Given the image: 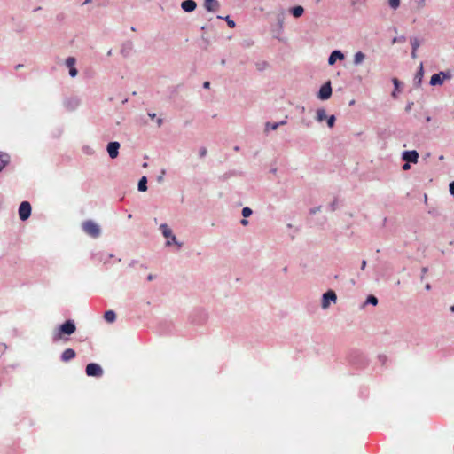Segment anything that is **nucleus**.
I'll list each match as a JSON object with an SVG mask.
<instances>
[{
    "mask_svg": "<svg viewBox=\"0 0 454 454\" xmlns=\"http://www.w3.org/2000/svg\"><path fill=\"white\" fill-rule=\"evenodd\" d=\"M76 330L75 325L72 320L66 321L63 325L59 328V332L54 335L53 340H59L61 339L62 334L71 335Z\"/></svg>",
    "mask_w": 454,
    "mask_h": 454,
    "instance_id": "f257e3e1",
    "label": "nucleus"
},
{
    "mask_svg": "<svg viewBox=\"0 0 454 454\" xmlns=\"http://www.w3.org/2000/svg\"><path fill=\"white\" fill-rule=\"evenodd\" d=\"M83 231L92 238H98L100 235L99 226L93 221L88 220L82 223Z\"/></svg>",
    "mask_w": 454,
    "mask_h": 454,
    "instance_id": "f03ea898",
    "label": "nucleus"
},
{
    "mask_svg": "<svg viewBox=\"0 0 454 454\" xmlns=\"http://www.w3.org/2000/svg\"><path fill=\"white\" fill-rule=\"evenodd\" d=\"M86 374L91 377H100L103 375V370L99 364L90 363L86 366Z\"/></svg>",
    "mask_w": 454,
    "mask_h": 454,
    "instance_id": "7ed1b4c3",
    "label": "nucleus"
},
{
    "mask_svg": "<svg viewBox=\"0 0 454 454\" xmlns=\"http://www.w3.org/2000/svg\"><path fill=\"white\" fill-rule=\"evenodd\" d=\"M160 228L162 234L165 238L171 239V240L167 241L168 246H170L172 243H175V244L178 245V247H181V244H179L176 241V236L172 234L171 229L166 223L161 224Z\"/></svg>",
    "mask_w": 454,
    "mask_h": 454,
    "instance_id": "20e7f679",
    "label": "nucleus"
},
{
    "mask_svg": "<svg viewBox=\"0 0 454 454\" xmlns=\"http://www.w3.org/2000/svg\"><path fill=\"white\" fill-rule=\"evenodd\" d=\"M31 215V206L29 202L23 201L19 207V216L21 220H27Z\"/></svg>",
    "mask_w": 454,
    "mask_h": 454,
    "instance_id": "39448f33",
    "label": "nucleus"
},
{
    "mask_svg": "<svg viewBox=\"0 0 454 454\" xmlns=\"http://www.w3.org/2000/svg\"><path fill=\"white\" fill-rule=\"evenodd\" d=\"M332 95V87L330 82L324 84L318 92V98L322 100L328 99Z\"/></svg>",
    "mask_w": 454,
    "mask_h": 454,
    "instance_id": "423d86ee",
    "label": "nucleus"
},
{
    "mask_svg": "<svg viewBox=\"0 0 454 454\" xmlns=\"http://www.w3.org/2000/svg\"><path fill=\"white\" fill-rule=\"evenodd\" d=\"M402 159L406 162L417 163L419 160V153L417 151H404Z\"/></svg>",
    "mask_w": 454,
    "mask_h": 454,
    "instance_id": "0eeeda50",
    "label": "nucleus"
},
{
    "mask_svg": "<svg viewBox=\"0 0 454 454\" xmlns=\"http://www.w3.org/2000/svg\"><path fill=\"white\" fill-rule=\"evenodd\" d=\"M336 294L332 290H329L328 292H326L325 294H324L323 295V300H322V307L323 309H326L329 307L330 305V301H336Z\"/></svg>",
    "mask_w": 454,
    "mask_h": 454,
    "instance_id": "6e6552de",
    "label": "nucleus"
},
{
    "mask_svg": "<svg viewBox=\"0 0 454 454\" xmlns=\"http://www.w3.org/2000/svg\"><path fill=\"white\" fill-rule=\"evenodd\" d=\"M120 143L110 142L107 145V152L111 159H115L119 154Z\"/></svg>",
    "mask_w": 454,
    "mask_h": 454,
    "instance_id": "1a4fd4ad",
    "label": "nucleus"
},
{
    "mask_svg": "<svg viewBox=\"0 0 454 454\" xmlns=\"http://www.w3.org/2000/svg\"><path fill=\"white\" fill-rule=\"evenodd\" d=\"M182 9L186 12L194 11L197 7V4L193 0H185L181 4Z\"/></svg>",
    "mask_w": 454,
    "mask_h": 454,
    "instance_id": "9d476101",
    "label": "nucleus"
},
{
    "mask_svg": "<svg viewBox=\"0 0 454 454\" xmlns=\"http://www.w3.org/2000/svg\"><path fill=\"white\" fill-rule=\"evenodd\" d=\"M445 74L443 73L434 74L430 79V84L432 86L441 85L443 82Z\"/></svg>",
    "mask_w": 454,
    "mask_h": 454,
    "instance_id": "9b49d317",
    "label": "nucleus"
},
{
    "mask_svg": "<svg viewBox=\"0 0 454 454\" xmlns=\"http://www.w3.org/2000/svg\"><path fill=\"white\" fill-rule=\"evenodd\" d=\"M75 351L72 348H67L61 355V360L63 362H68L75 357Z\"/></svg>",
    "mask_w": 454,
    "mask_h": 454,
    "instance_id": "f8f14e48",
    "label": "nucleus"
},
{
    "mask_svg": "<svg viewBox=\"0 0 454 454\" xmlns=\"http://www.w3.org/2000/svg\"><path fill=\"white\" fill-rule=\"evenodd\" d=\"M343 59L344 55L340 51H333L328 59V63L333 65L337 59L342 60Z\"/></svg>",
    "mask_w": 454,
    "mask_h": 454,
    "instance_id": "ddd939ff",
    "label": "nucleus"
},
{
    "mask_svg": "<svg viewBox=\"0 0 454 454\" xmlns=\"http://www.w3.org/2000/svg\"><path fill=\"white\" fill-rule=\"evenodd\" d=\"M204 5L208 12H215L219 4L215 0H206Z\"/></svg>",
    "mask_w": 454,
    "mask_h": 454,
    "instance_id": "4468645a",
    "label": "nucleus"
},
{
    "mask_svg": "<svg viewBox=\"0 0 454 454\" xmlns=\"http://www.w3.org/2000/svg\"><path fill=\"white\" fill-rule=\"evenodd\" d=\"M104 318L108 323H113L116 319L115 312L113 310H107L105 312Z\"/></svg>",
    "mask_w": 454,
    "mask_h": 454,
    "instance_id": "2eb2a0df",
    "label": "nucleus"
},
{
    "mask_svg": "<svg viewBox=\"0 0 454 454\" xmlns=\"http://www.w3.org/2000/svg\"><path fill=\"white\" fill-rule=\"evenodd\" d=\"M9 163V157L7 154L2 153L0 152V172L5 168V166Z\"/></svg>",
    "mask_w": 454,
    "mask_h": 454,
    "instance_id": "dca6fc26",
    "label": "nucleus"
},
{
    "mask_svg": "<svg viewBox=\"0 0 454 454\" xmlns=\"http://www.w3.org/2000/svg\"><path fill=\"white\" fill-rule=\"evenodd\" d=\"M291 12L292 14L295 17V18H299L301 17L303 12H304V9L302 6H295L294 8L291 9Z\"/></svg>",
    "mask_w": 454,
    "mask_h": 454,
    "instance_id": "f3484780",
    "label": "nucleus"
},
{
    "mask_svg": "<svg viewBox=\"0 0 454 454\" xmlns=\"http://www.w3.org/2000/svg\"><path fill=\"white\" fill-rule=\"evenodd\" d=\"M284 124H286L285 121H282L280 122H275V123L267 122L265 125V130L266 131H268L269 129L275 130L278 129V126L284 125Z\"/></svg>",
    "mask_w": 454,
    "mask_h": 454,
    "instance_id": "a211bd4d",
    "label": "nucleus"
},
{
    "mask_svg": "<svg viewBox=\"0 0 454 454\" xmlns=\"http://www.w3.org/2000/svg\"><path fill=\"white\" fill-rule=\"evenodd\" d=\"M365 59V55L362 51H358L354 56V63L356 65L361 64Z\"/></svg>",
    "mask_w": 454,
    "mask_h": 454,
    "instance_id": "6ab92c4d",
    "label": "nucleus"
},
{
    "mask_svg": "<svg viewBox=\"0 0 454 454\" xmlns=\"http://www.w3.org/2000/svg\"><path fill=\"white\" fill-rule=\"evenodd\" d=\"M147 179L145 176H143L138 182V190L141 192H145L147 190Z\"/></svg>",
    "mask_w": 454,
    "mask_h": 454,
    "instance_id": "aec40b11",
    "label": "nucleus"
},
{
    "mask_svg": "<svg viewBox=\"0 0 454 454\" xmlns=\"http://www.w3.org/2000/svg\"><path fill=\"white\" fill-rule=\"evenodd\" d=\"M326 119V113L324 109H318L317 111V120L318 121H323Z\"/></svg>",
    "mask_w": 454,
    "mask_h": 454,
    "instance_id": "412c9836",
    "label": "nucleus"
},
{
    "mask_svg": "<svg viewBox=\"0 0 454 454\" xmlns=\"http://www.w3.org/2000/svg\"><path fill=\"white\" fill-rule=\"evenodd\" d=\"M74 64H75V59H74V58H73V57H68V58L66 59V65H67L69 68L74 67Z\"/></svg>",
    "mask_w": 454,
    "mask_h": 454,
    "instance_id": "4be33fe9",
    "label": "nucleus"
},
{
    "mask_svg": "<svg viewBox=\"0 0 454 454\" xmlns=\"http://www.w3.org/2000/svg\"><path fill=\"white\" fill-rule=\"evenodd\" d=\"M411 46H412V50H414V51H417L419 46V40L417 38H413L411 40Z\"/></svg>",
    "mask_w": 454,
    "mask_h": 454,
    "instance_id": "5701e85b",
    "label": "nucleus"
},
{
    "mask_svg": "<svg viewBox=\"0 0 454 454\" xmlns=\"http://www.w3.org/2000/svg\"><path fill=\"white\" fill-rule=\"evenodd\" d=\"M252 214V210L249 208V207H244L242 209V215L247 218L248 216H250Z\"/></svg>",
    "mask_w": 454,
    "mask_h": 454,
    "instance_id": "b1692460",
    "label": "nucleus"
},
{
    "mask_svg": "<svg viewBox=\"0 0 454 454\" xmlns=\"http://www.w3.org/2000/svg\"><path fill=\"white\" fill-rule=\"evenodd\" d=\"M389 5L393 9H396L400 5V0H389Z\"/></svg>",
    "mask_w": 454,
    "mask_h": 454,
    "instance_id": "393cba45",
    "label": "nucleus"
},
{
    "mask_svg": "<svg viewBox=\"0 0 454 454\" xmlns=\"http://www.w3.org/2000/svg\"><path fill=\"white\" fill-rule=\"evenodd\" d=\"M334 123H335V117L334 115H331L328 120H327V125L330 127V128H333L334 126Z\"/></svg>",
    "mask_w": 454,
    "mask_h": 454,
    "instance_id": "a878e982",
    "label": "nucleus"
},
{
    "mask_svg": "<svg viewBox=\"0 0 454 454\" xmlns=\"http://www.w3.org/2000/svg\"><path fill=\"white\" fill-rule=\"evenodd\" d=\"M367 302L372 305H376L378 303V299L375 296L371 295L368 297Z\"/></svg>",
    "mask_w": 454,
    "mask_h": 454,
    "instance_id": "bb28decb",
    "label": "nucleus"
},
{
    "mask_svg": "<svg viewBox=\"0 0 454 454\" xmlns=\"http://www.w3.org/2000/svg\"><path fill=\"white\" fill-rule=\"evenodd\" d=\"M224 19L231 28H233L235 27V22L232 20H231L229 16H226Z\"/></svg>",
    "mask_w": 454,
    "mask_h": 454,
    "instance_id": "cd10ccee",
    "label": "nucleus"
},
{
    "mask_svg": "<svg viewBox=\"0 0 454 454\" xmlns=\"http://www.w3.org/2000/svg\"><path fill=\"white\" fill-rule=\"evenodd\" d=\"M69 74L72 77H74L77 74V70L75 67L69 68Z\"/></svg>",
    "mask_w": 454,
    "mask_h": 454,
    "instance_id": "c85d7f7f",
    "label": "nucleus"
},
{
    "mask_svg": "<svg viewBox=\"0 0 454 454\" xmlns=\"http://www.w3.org/2000/svg\"><path fill=\"white\" fill-rule=\"evenodd\" d=\"M207 154V149L205 147L200 148V156L204 157Z\"/></svg>",
    "mask_w": 454,
    "mask_h": 454,
    "instance_id": "c756f323",
    "label": "nucleus"
},
{
    "mask_svg": "<svg viewBox=\"0 0 454 454\" xmlns=\"http://www.w3.org/2000/svg\"><path fill=\"white\" fill-rule=\"evenodd\" d=\"M450 192L454 196V182L450 184Z\"/></svg>",
    "mask_w": 454,
    "mask_h": 454,
    "instance_id": "7c9ffc66",
    "label": "nucleus"
},
{
    "mask_svg": "<svg viewBox=\"0 0 454 454\" xmlns=\"http://www.w3.org/2000/svg\"><path fill=\"white\" fill-rule=\"evenodd\" d=\"M421 77H422V66L420 67V71L417 74V78L419 79V82H421Z\"/></svg>",
    "mask_w": 454,
    "mask_h": 454,
    "instance_id": "2f4dec72",
    "label": "nucleus"
},
{
    "mask_svg": "<svg viewBox=\"0 0 454 454\" xmlns=\"http://www.w3.org/2000/svg\"><path fill=\"white\" fill-rule=\"evenodd\" d=\"M410 162H405L403 165V170H408L411 168V166L409 164Z\"/></svg>",
    "mask_w": 454,
    "mask_h": 454,
    "instance_id": "473e14b6",
    "label": "nucleus"
},
{
    "mask_svg": "<svg viewBox=\"0 0 454 454\" xmlns=\"http://www.w3.org/2000/svg\"><path fill=\"white\" fill-rule=\"evenodd\" d=\"M428 271V269L427 267H423L422 268V278L424 277V275Z\"/></svg>",
    "mask_w": 454,
    "mask_h": 454,
    "instance_id": "72a5a7b5",
    "label": "nucleus"
},
{
    "mask_svg": "<svg viewBox=\"0 0 454 454\" xmlns=\"http://www.w3.org/2000/svg\"><path fill=\"white\" fill-rule=\"evenodd\" d=\"M203 87L206 88V89H208L210 87V82H205L203 83Z\"/></svg>",
    "mask_w": 454,
    "mask_h": 454,
    "instance_id": "f704fd0d",
    "label": "nucleus"
},
{
    "mask_svg": "<svg viewBox=\"0 0 454 454\" xmlns=\"http://www.w3.org/2000/svg\"><path fill=\"white\" fill-rule=\"evenodd\" d=\"M365 266H366V261L363 260L362 264H361V269L364 270Z\"/></svg>",
    "mask_w": 454,
    "mask_h": 454,
    "instance_id": "c9c22d12",
    "label": "nucleus"
},
{
    "mask_svg": "<svg viewBox=\"0 0 454 454\" xmlns=\"http://www.w3.org/2000/svg\"><path fill=\"white\" fill-rule=\"evenodd\" d=\"M393 82H394L395 86L397 88L398 83H399V82H398V80H397L396 78H395V79L393 80Z\"/></svg>",
    "mask_w": 454,
    "mask_h": 454,
    "instance_id": "e433bc0d",
    "label": "nucleus"
},
{
    "mask_svg": "<svg viewBox=\"0 0 454 454\" xmlns=\"http://www.w3.org/2000/svg\"><path fill=\"white\" fill-rule=\"evenodd\" d=\"M247 223H248L247 220H246V219L241 220V224L247 225Z\"/></svg>",
    "mask_w": 454,
    "mask_h": 454,
    "instance_id": "4c0bfd02",
    "label": "nucleus"
},
{
    "mask_svg": "<svg viewBox=\"0 0 454 454\" xmlns=\"http://www.w3.org/2000/svg\"><path fill=\"white\" fill-rule=\"evenodd\" d=\"M425 287H426L427 290H430L431 289L430 284H427Z\"/></svg>",
    "mask_w": 454,
    "mask_h": 454,
    "instance_id": "58836bf2",
    "label": "nucleus"
},
{
    "mask_svg": "<svg viewBox=\"0 0 454 454\" xmlns=\"http://www.w3.org/2000/svg\"><path fill=\"white\" fill-rule=\"evenodd\" d=\"M411 56H412V58H416V51H414V50H412V51H411Z\"/></svg>",
    "mask_w": 454,
    "mask_h": 454,
    "instance_id": "ea45409f",
    "label": "nucleus"
},
{
    "mask_svg": "<svg viewBox=\"0 0 454 454\" xmlns=\"http://www.w3.org/2000/svg\"><path fill=\"white\" fill-rule=\"evenodd\" d=\"M149 116L153 119L155 117V114H149Z\"/></svg>",
    "mask_w": 454,
    "mask_h": 454,
    "instance_id": "a19ab883",
    "label": "nucleus"
},
{
    "mask_svg": "<svg viewBox=\"0 0 454 454\" xmlns=\"http://www.w3.org/2000/svg\"><path fill=\"white\" fill-rule=\"evenodd\" d=\"M161 122H162V120L161 119H159L158 120V125L160 126L161 125Z\"/></svg>",
    "mask_w": 454,
    "mask_h": 454,
    "instance_id": "79ce46f5",
    "label": "nucleus"
},
{
    "mask_svg": "<svg viewBox=\"0 0 454 454\" xmlns=\"http://www.w3.org/2000/svg\"><path fill=\"white\" fill-rule=\"evenodd\" d=\"M153 279V276L152 275H149L148 276V280H152Z\"/></svg>",
    "mask_w": 454,
    "mask_h": 454,
    "instance_id": "37998d69",
    "label": "nucleus"
},
{
    "mask_svg": "<svg viewBox=\"0 0 454 454\" xmlns=\"http://www.w3.org/2000/svg\"><path fill=\"white\" fill-rule=\"evenodd\" d=\"M431 121V117L427 116V121Z\"/></svg>",
    "mask_w": 454,
    "mask_h": 454,
    "instance_id": "c03bdc74",
    "label": "nucleus"
},
{
    "mask_svg": "<svg viewBox=\"0 0 454 454\" xmlns=\"http://www.w3.org/2000/svg\"><path fill=\"white\" fill-rule=\"evenodd\" d=\"M450 310L454 312V305L450 307Z\"/></svg>",
    "mask_w": 454,
    "mask_h": 454,
    "instance_id": "a18cd8bd",
    "label": "nucleus"
},
{
    "mask_svg": "<svg viewBox=\"0 0 454 454\" xmlns=\"http://www.w3.org/2000/svg\"><path fill=\"white\" fill-rule=\"evenodd\" d=\"M316 1H317V3H318L320 0H316Z\"/></svg>",
    "mask_w": 454,
    "mask_h": 454,
    "instance_id": "49530a36",
    "label": "nucleus"
}]
</instances>
